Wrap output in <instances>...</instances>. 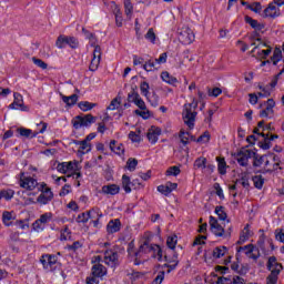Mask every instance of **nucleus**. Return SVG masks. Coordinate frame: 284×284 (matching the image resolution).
Segmentation results:
<instances>
[{"mask_svg": "<svg viewBox=\"0 0 284 284\" xmlns=\"http://www.w3.org/2000/svg\"><path fill=\"white\" fill-rule=\"evenodd\" d=\"M183 108L182 119L189 130H193L194 122L196 121V108H199V101L193 100L192 103H186Z\"/></svg>", "mask_w": 284, "mask_h": 284, "instance_id": "f257e3e1", "label": "nucleus"}, {"mask_svg": "<svg viewBox=\"0 0 284 284\" xmlns=\"http://www.w3.org/2000/svg\"><path fill=\"white\" fill-rule=\"evenodd\" d=\"M266 267L271 272V274L266 277V284L278 283V275L281 274V271L283 270V264H281L276 261V256H271V257H268Z\"/></svg>", "mask_w": 284, "mask_h": 284, "instance_id": "f03ea898", "label": "nucleus"}, {"mask_svg": "<svg viewBox=\"0 0 284 284\" xmlns=\"http://www.w3.org/2000/svg\"><path fill=\"white\" fill-rule=\"evenodd\" d=\"M92 123H97V116L92 114L78 115L72 120V125L75 130H79V128H90Z\"/></svg>", "mask_w": 284, "mask_h": 284, "instance_id": "7ed1b4c3", "label": "nucleus"}, {"mask_svg": "<svg viewBox=\"0 0 284 284\" xmlns=\"http://www.w3.org/2000/svg\"><path fill=\"white\" fill-rule=\"evenodd\" d=\"M194 31L189 27H183L179 30V41L183 43V45H190V43H194Z\"/></svg>", "mask_w": 284, "mask_h": 284, "instance_id": "20e7f679", "label": "nucleus"}, {"mask_svg": "<svg viewBox=\"0 0 284 284\" xmlns=\"http://www.w3.org/2000/svg\"><path fill=\"white\" fill-rule=\"evenodd\" d=\"M40 190L42 193L38 196L37 201L41 205H48V203L54 199V194L52 193V190L48 187L47 183L41 184Z\"/></svg>", "mask_w": 284, "mask_h": 284, "instance_id": "39448f33", "label": "nucleus"}, {"mask_svg": "<svg viewBox=\"0 0 284 284\" xmlns=\"http://www.w3.org/2000/svg\"><path fill=\"white\" fill-rule=\"evenodd\" d=\"M41 126V129L39 130V132H34L32 133V130L30 129H19L18 132L20 134V136H26V139H34V136H37V134H43V132H45V130H48V123L45 122H40L38 124V128Z\"/></svg>", "mask_w": 284, "mask_h": 284, "instance_id": "423d86ee", "label": "nucleus"}, {"mask_svg": "<svg viewBox=\"0 0 284 284\" xmlns=\"http://www.w3.org/2000/svg\"><path fill=\"white\" fill-rule=\"evenodd\" d=\"M13 102L9 105L10 110H20L22 112H28V110H30L24 103H23V95H21V93H13Z\"/></svg>", "mask_w": 284, "mask_h": 284, "instance_id": "0eeeda50", "label": "nucleus"}, {"mask_svg": "<svg viewBox=\"0 0 284 284\" xmlns=\"http://www.w3.org/2000/svg\"><path fill=\"white\" fill-rule=\"evenodd\" d=\"M149 252H154V245H151L150 242L144 241V243L140 245L139 251L134 253V256H135L134 264L141 265V262L139 261V258H141L142 254H149Z\"/></svg>", "mask_w": 284, "mask_h": 284, "instance_id": "6e6552de", "label": "nucleus"}, {"mask_svg": "<svg viewBox=\"0 0 284 284\" xmlns=\"http://www.w3.org/2000/svg\"><path fill=\"white\" fill-rule=\"evenodd\" d=\"M39 185V182L32 178H26V173H20V187L24 190H34Z\"/></svg>", "mask_w": 284, "mask_h": 284, "instance_id": "1a4fd4ad", "label": "nucleus"}, {"mask_svg": "<svg viewBox=\"0 0 284 284\" xmlns=\"http://www.w3.org/2000/svg\"><path fill=\"white\" fill-rule=\"evenodd\" d=\"M104 263L111 267H116L119 265V253L109 250L104 252Z\"/></svg>", "mask_w": 284, "mask_h": 284, "instance_id": "9d476101", "label": "nucleus"}, {"mask_svg": "<svg viewBox=\"0 0 284 284\" xmlns=\"http://www.w3.org/2000/svg\"><path fill=\"white\" fill-rule=\"evenodd\" d=\"M209 223L211 232H213L215 236H223V234H225V229L221 224H219V220H216V217L211 215Z\"/></svg>", "mask_w": 284, "mask_h": 284, "instance_id": "9b49d317", "label": "nucleus"}, {"mask_svg": "<svg viewBox=\"0 0 284 284\" xmlns=\"http://www.w3.org/2000/svg\"><path fill=\"white\" fill-rule=\"evenodd\" d=\"M266 108L260 112V116L262 119H272L274 116V108L276 105V102H274V99H268L266 102Z\"/></svg>", "mask_w": 284, "mask_h": 284, "instance_id": "f8f14e48", "label": "nucleus"}, {"mask_svg": "<svg viewBox=\"0 0 284 284\" xmlns=\"http://www.w3.org/2000/svg\"><path fill=\"white\" fill-rule=\"evenodd\" d=\"M252 154H254V152H252L251 150L240 151L235 155V159H236L237 163H240V165H242V168H246L250 159H252Z\"/></svg>", "mask_w": 284, "mask_h": 284, "instance_id": "ddd939ff", "label": "nucleus"}, {"mask_svg": "<svg viewBox=\"0 0 284 284\" xmlns=\"http://www.w3.org/2000/svg\"><path fill=\"white\" fill-rule=\"evenodd\" d=\"M95 216L101 217V214H99V209H92L87 213H81L80 215H78V223H88V221H90V219H95Z\"/></svg>", "mask_w": 284, "mask_h": 284, "instance_id": "4468645a", "label": "nucleus"}, {"mask_svg": "<svg viewBox=\"0 0 284 284\" xmlns=\"http://www.w3.org/2000/svg\"><path fill=\"white\" fill-rule=\"evenodd\" d=\"M176 187H179V184L166 182L165 185L158 186V192H160V194H163L164 196H169V194H172V191L176 190Z\"/></svg>", "mask_w": 284, "mask_h": 284, "instance_id": "2eb2a0df", "label": "nucleus"}, {"mask_svg": "<svg viewBox=\"0 0 284 284\" xmlns=\"http://www.w3.org/2000/svg\"><path fill=\"white\" fill-rule=\"evenodd\" d=\"M121 230V220H111L106 225V232L109 234H114Z\"/></svg>", "mask_w": 284, "mask_h": 284, "instance_id": "dca6fc26", "label": "nucleus"}, {"mask_svg": "<svg viewBox=\"0 0 284 284\" xmlns=\"http://www.w3.org/2000/svg\"><path fill=\"white\" fill-rule=\"evenodd\" d=\"M108 274V270L102 264H94L92 266V276L95 278H101L102 276H105Z\"/></svg>", "mask_w": 284, "mask_h": 284, "instance_id": "f3484780", "label": "nucleus"}, {"mask_svg": "<svg viewBox=\"0 0 284 284\" xmlns=\"http://www.w3.org/2000/svg\"><path fill=\"white\" fill-rule=\"evenodd\" d=\"M146 136L150 143H156V141H159V136H161V129L156 126H151Z\"/></svg>", "mask_w": 284, "mask_h": 284, "instance_id": "a211bd4d", "label": "nucleus"}, {"mask_svg": "<svg viewBox=\"0 0 284 284\" xmlns=\"http://www.w3.org/2000/svg\"><path fill=\"white\" fill-rule=\"evenodd\" d=\"M113 14L115 17V23L118 28H121L123 26V17L121 13V9L118 7L116 2H112Z\"/></svg>", "mask_w": 284, "mask_h": 284, "instance_id": "6ab92c4d", "label": "nucleus"}, {"mask_svg": "<svg viewBox=\"0 0 284 284\" xmlns=\"http://www.w3.org/2000/svg\"><path fill=\"white\" fill-rule=\"evenodd\" d=\"M120 191H121V187H119V185L116 184H109V185L102 186V194H110L111 196H114L119 194Z\"/></svg>", "mask_w": 284, "mask_h": 284, "instance_id": "aec40b11", "label": "nucleus"}, {"mask_svg": "<svg viewBox=\"0 0 284 284\" xmlns=\"http://www.w3.org/2000/svg\"><path fill=\"white\" fill-rule=\"evenodd\" d=\"M110 150H111V152H114L115 154H119V155L125 153V146H123V144H121V143L116 145L115 140H112L110 142Z\"/></svg>", "mask_w": 284, "mask_h": 284, "instance_id": "412c9836", "label": "nucleus"}, {"mask_svg": "<svg viewBox=\"0 0 284 284\" xmlns=\"http://www.w3.org/2000/svg\"><path fill=\"white\" fill-rule=\"evenodd\" d=\"M246 23L251 26L254 30L261 31L263 28H265V24L260 23L257 20L252 19L250 16L245 17Z\"/></svg>", "mask_w": 284, "mask_h": 284, "instance_id": "4be33fe9", "label": "nucleus"}, {"mask_svg": "<svg viewBox=\"0 0 284 284\" xmlns=\"http://www.w3.org/2000/svg\"><path fill=\"white\" fill-rule=\"evenodd\" d=\"M161 79L165 81V83H169L170 85H176V83H179V80L170 75L168 71H164L161 73Z\"/></svg>", "mask_w": 284, "mask_h": 284, "instance_id": "5701e85b", "label": "nucleus"}, {"mask_svg": "<svg viewBox=\"0 0 284 284\" xmlns=\"http://www.w3.org/2000/svg\"><path fill=\"white\" fill-rule=\"evenodd\" d=\"M57 170L61 172V174H65L69 170H74V164H72V162L59 163Z\"/></svg>", "mask_w": 284, "mask_h": 284, "instance_id": "b1692460", "label": "nucleus"}, {"mask_svg": "<svg viewBox=\"0 0 284 284\" xmlns=\"http://www.w3.org/2000/svg\"><path fill=\"white\" fill-rule=\"evenodd\" d=\"M12 214L13 212L8 211L2 213V222L4 225H7V227H10V225H12V221H14V216Z\"/></svg>", "mask_w": 284, "mask_h": 284, "instance_id": "393cba45", "label": "nucleus"}, {"mask_svg": "<svg viewBox=\"0 0 284 284\" xmlns=\"http://www.w3.org/2000/svg\"><path fill=\"white\" fill-rule=\"evenodd\" d=\"M227 254V247L225 246H217L213 250V258H222Z\"/></svg>", "mask_w": 284, "mask_h": 284, "instance_id": "a878e982", "label": "nucleus"}, {"mask_svg": "<svg viewBox=\"0 0 284 284\" xmlns=\"http://www.w3.org/2000/svg\"><path fill=\"white\" fill-rule=\"evenodd\" d=\"M216 161L220 174H226L227 163L225 162V158H216Z\"/></svg>", "mask_w": 284, "mask_h": 284, "instance_id": "bb28decb", "label": "nucleus"}, {"mask_svg": "<svg viewBox=\"0 0 284 284\" xmlns=\"http://www.w3.org/2000/svg\"><path fill=\"white\" fill-rule=\"evenodd\" d=\"M251 233H250V224H246L244 230L242 231V234L240 235L239 244L241 245L242 243H245L247 239H250Z\"/></svg>", "mask_w": 284, "mask_h": 284, "instance_id": "cd10ccee", "label": "nucleus"}, {"mask_svg": "<svg viewBox=\"0 0 284 284\" xmlns=\"http://www.w3.org/2000/svg\"><path fill=\"white\" fill-rule=\"evenodd\" d=\"M61 97H62L63 103H67L68 105H74L77 101H79V95L77 94H72L70 97L61 94Z\"/></svg>", "mask_w": 284, "mask_h": 284, "instance_id": "c85d7f7f", "label": "nucleus"}, {"mask_svg": "<svg viewBox=\"0 0 284 284\" xmlns=\"http://www.w3.org/2000/svg\"><path fill=\"white\" fill-rule=\"evenodd\" d=\"M237 252H245L246 256H250V254H252L253 252H256V247L254 246V244H248L245 246H240L237 248Z\"/></svg>", "mask_w": 284, "mask_h": 284, "instance_id": "c756f323", "label": "nucleus"}, {"mask_svg": "<svg viewBox=\"0 0 284 284\" xmlns=\"http://www.w3.org/2000/svg\"><path fill=\"white\" fill-rule=\"evenodd\" d=\"M130 176L128 175H123L122 176V187L124 190V192H126V194H130V192H132V189L130 187Z\"/></svg>", "mask_w": 284, "mask_h": 284, "instance_id": "7c9ffc66", "label": "nucleus"}, {"mask_svg": "<svg viewBox=\"0 0 284 284\" xmlns=\"http://www.w3.org/2000/svg\"><path fill=\"white\" fill-rule=\"evenodd\" d=\"M179 138L182 144L187 145L190 143V132H185V130H181L179 133Z\"/></svg>", "mask_w": 284, "mask_h": 284, "instance_id": "2f4dec72", "label": "nucleus"}, {"mask_svg": "<svg viewBox=\"0 0 284 284\" xmlns=\"http://www.w3.org/2000/svg\"><path fill=\"white\" fill-rule=\"evenodd\" d=\"M90 150H92V144H90L87 141H81L80 143V149L79 152H81V154H88V152H90Z\"/></svg>", "mask_w": 284, "mask_h": 284, "instance_id": "473e14b6", "label": "nucleus"}, {"mask_svg": "<svg viewBox=\"0 0 284 284\" xmlns=\"http://www.w3.org/2000/svg\"><path fill=\"white\" fill-rule=\"evenodd\" d=\"M139 165V160L134 159V158H130L126 161V168L130 172H134V170H136V166Z\"/></svg>", "mask_w": 284, "mask_h": 284, "instance_id": "72a5a7b5", "label": "nucleus"}, {"mask_svg": "<svg viewBox=\"0 0 284 284\" xmlns=\"http://www.w3.org/2000/svg\"><path fill=\"white\" fill-rule=\"evenodd\" d=\"M264 14L265 17H278V14L276 13V6L274 4H270L265 10H264Z\"/></svg>", "mask_w": 284, "mask_h": 284, "instance_id": "f704fd0d", "label": "nucleus"}, {"mask_svg": "<svg viewBox=\"0 0 284 284\" xmlns=\"http://www.w3.org/2000/svg\"><path fill=\"white\" fill-rule=\"evenodd\" d=\"M139 92L136 90L132 89L131 92L128 94V102L129 103H136V101L140 99Z\"/></svg>", "mask_w": 284, "mask_h": 284, "instance_id": "c9c22d12", "label": "nucleus"}, {"mask_svg": "<svg viewBox=\"0 0 284 284\" xmlns=\"http://www.w3.org/2000/svg\"><path fill=\"white\" fill-rule=\"evenodd\" d=\"M95 106H97L95 103H90L88 101H82L79 103V108L80 110H82V112H88V110H92Z\"/></svg>", "mask_w": 284, "mask_h": 284, "instance_id": "e433bc0d", "label": "nucleus"}, {"mask_svg": "<svg viewBox=\"0 0 284 284\" xmlns=\"http://www.w3.org/2000/svg\"><path fill=\"white\" fill-rule=\"evenodd\" d=\"M156 61L155 60H149L143 64V69L146 72H154V70H156Z\"/></svg>", "mask_w": 284, "mask_h": 284, "instance_id": "4c0bfd02", "label": "nucleus"}, {"mask_svg": "<svg viewBox=\"0 0 284 284\" xmlns=\"http://www.w3.org/2000/svg\"><path fill=\"white\" fill-rule=\"evenodd\" d=\"M253 183L257 190H261L265 183V180L263 179V175H255L253 176Z\"/></svg>", "mask_w": 284, "mask_h": 284, "instance_id": "58836bf2", "label": "nucleus"}, {"mask_svg": "<svg viewBox=\"0 0 284 284\" xmlns=\"http://www.w3.org/2000/svg\"><path fill=\"white\" fill-rule=\"evenodd\" d=\"M215 214H217L220 221H225L227 219V213H225V207L216 206Z\"/></svg>", "mask_w": 284, "mask_h": 284, "instance_id": "ea45409f", "label": "nucleus"}, {"mask_svg": "<svg viewBox=\"0 0 284 284\" xmlns=\"http://www.w3.org/2000/svg\"><path fill=\"white\" fill-rule=\"evenodd\" d=\"M171 253L173 254L172 257L164 255V260L166 261V263L179 265V254L174 251Z\"/></svg>", "mask_w": 284, "mask_h": 284, "instance_id": "a19ab883", "label": "nucleus"}, {"mask_svg": "<svg viewBox=\"0 0 284 284\" xmlns=\"http://www.w3.org/2000/svg\"><path fill=\"white\" fill-rule=\"evenodd\" d=\"M236 183H241L244 187H250V176L247 173H242L241 179H239Z\"/></svg>", "mask_w": 284, "mask_h": 284, "instance_id": "79ce46f5", "label": "nucleus"}, {"mask_svg": "<svg viewBox=\"0 0 284 284\" xmlns=\"http://www.w3.org/2000/svg\"><path fill=\"white\" fill-rule=\"evenodd\" d=\"M210 131H205L202 135L196 139V143H210L211 139Z\"/></svg>", "mask_w": 284, "mask_h": 284, "instance_id": "37998d69", "label": "nucleus"}, {"mask_svg": "<svg viewBox=\"0 0 284 284\" xmlns=\"http://www.w3.org/2000/svg\"><path fill=\"white\" fill-rule=\"evenodd\" d=\"M181 169L179 166H171L166 170V176H179Z\"/></svg>", "mask_w": 284, "mask_h": 284, "instance_id": "c03bdc74", "label": "nucleus"}, {"mask_svg": "<svg viewBox=\"0 0 284 284\" xmlns=\"http://www.w3.org/2000/svg\"><path fill=\"white\" fill-rule=\"evenodd\" d=\"M166 245L170 252H174V250L176 248V236L168 237Z\"/></svg>", "mask_w": 284, "mask_h": 284, "instance_id": "a18cd8bd", "label": "nucleus"}, {"mask_svg": "<svg viewBox=\"0 0 284 284\" xmlns=\"http://www.w3.org/2000/svg\"><path fill=\"white\" fill-rule=\"evenodd\" d=\"M67 45H70V48L77 50V48H79V40L74 37H67Z\"/></svg>", "mask_w": 284, "mask_h": 284, "instance_id": "49530a36", "label": "nucleus"}, {"mask_svg": "<svg viewBox=\"0 0 284 284\" xmlns=\"http://www.w3.org/2000/svg\"><path fill=\"white\" fill-rule=\"evenodd\" d=\"M206 165H207V159L205 158H199L194 162V166L199 169L202 168L203 170H205Z\"/></svg>", "mask_w": 284, "mask_h": 284, "instance_id": "de8ad7c7", "label": "nucleus"}, {"mask_svg": "<svg viewBox=\"0 0 284 284\" xmlns=\"http://www.w3.org/2000/svg\"><path fill=\"white\" fill-rule=\"evenodd\" d=\"M100 63H101V60H99L98 58H92L91 63L89 65V70L91 72H97V70H99Z\"/></svg>", "mask_w": 284, "mask_h": 284, "instance_id": "09e8293b", "label": "nucleus"}, {"mask_svg": "<svg viewBox=\"0 0 284 284\" xmlns=\"http://www.w3.org/2000/svg\"><path fill=\"white\" fill-rule=\"evenodd\" d=\"M32 61L34 65L41 68V70H48V63H45L43 60L33 57Z\"/></svg>", "mask_w": 284, "mask_h": 284, "instance_id": "8fccbe9b", "label": "nucleus"}, {"mask_svg": "<svg viewBox=\"0 0 284 284\" xmlns=\"http://www.w3.org/2000/svg\"><path fill=\"white\" fill-rule=\"evenodd\" d=\"M119 105H121V97L113 99L106 110H116Z\"/></svg>", "mask_w": 284, "mask_h": 284, "instance_id": "3c124183", "label": "nucleus"}, {"mask_svg": "<svg viewBox=\"0 0 284 284\" xmlns=\"http://www.w3.org/2000/svg\"><path fill=\"white\" fill-rule=\"evenodd\" d=\"M165 280V271H160L156 277L153 280L152 284H162Z\"/></svg>", "mask_w": 284, "mask_h": 284, "instance_id": "603ef678", "label": "nucleus"}, {"mask_svg": "<svg viewBox=\"0 0 284 284\" xmlns=\"http://www.w3.org/2000/svg\"><path fill=\"white\" fill-rule=\"evenodd\" d=\"M14 196V191H0V199H6V201H10Z\"/></svg>", "mask_w": 284, "mask_h": 284, "instance_id": "864d4df0", "label": "nucleus"}, {"mask_svg": "<svg viewBox=\"0 0 284 284\" xmlns=\"http://www.w3.org/2000/svg\"><path fill=\"white\" fill-rule=\"evenodd\" d=\"M91 45L94 48V50H93V59L101 60V47L97 45V42H92Z\"/></svg>", "mask_w": 284, "mask_h": 284, "instance_id": "5fc2aeb1", "label": "nucleus"}, {"mask_svg": "<svg viewBox=\"0 0 284 284\" xmlns=\"http://www.w3.org/2000/svg\"><path fill=\"white\" fill-rule=\"evenodd\" d=\"M148 41H151V43H154L156 41V33H154V29H149L146 34L144 36Z\"/></svg>", "mask_w": 284, "mask_h": 284, "instance_id": "6e6d98bb", "label": "nucleus"}, {"mask_svg": "<svg viewBox=\"0 0 284 284\" xmlns=\"http://www.w3.org/2000/svg\"><path fill=\"white\" fill-rule=\"evenodd\" d=\"M124 8L126 17H130V14H132V10H134L132 2L130 0H124Z\"/></svg>", "mask_w": 284, "mask_h": 284, "instance_id": "4d7b16f0", "label": "nucleus"}, {"mask_svg": "<svg viewBox=\"0 0 284 284\" xmlns=\"http://www.w3.org/2000/svg\"><path fill=\"white\" fill-rule=\"evenodd\" d=\"M247 8H248V10H252L253 12H261V10H263L261 2H253L252 4H248Z\"/></svg>", "mask_w": 284, "mask_h": 284, "instance_id": "13d9d810", "label": "nucleus"}, {"mask_svg": "<svg viewBox=\"0 0 284 284\" xmlns=\"http://www.w3.org/2000/svg\"><path fill=\"white\" fill-rule=\"evenodd\" d=\"M48 260L49 268L52 270V265H57V257L55 255L45 254V257Z\"/></svg>", "mask_w": 284, "mask_h": 284, "instance_id": "bf43d9fd", "label": "nucleus"}, {"mask_svg": "<svg viewBox=\"0 0 284 284\" xmlns=\"http://www.w3.org/2000/svg\"><path fill=\"white\" fill-rule=\"evenodd\" d=\"M129 139L132 141V143H141V135L136 134L134 131L129 133Z\"/></svg>", "mask_w": 284, "mask_h": 284, "instance_id": "052dcab7", "label": "nucleus"}, {"mask_svg": "<svg viewBox=\"0 0 284 284\" xmlns=\"http://www.w3.org/2000/svg\"><path fill=\"white\" fill-rule=\"evenodd\" d=\"M64 43H67V37H63V36L58 37V39L55 41L57 48H59L60 50L63 49Z\"/></svg>", "mask_w": 284, "mask_h": 284, "instance_id": "680f3d73", "label": "nucleus"}, {"mask_svg": "<svg viewBox=\"0 0 284 284\" xmlns=\"http://www.w3.org/2000/svg\"><path fill=\"white\" fill-rule=\"evenodd\" d=\"M140 90L144 97H148V93L150 92V84L148 82H142L140 84Z\"/></svg>", "mask_w": 284, "mask_h": 284, "instance_id": "e2e57ef3", "label": "nucleus"}, {"mask_svg": "<svg viewBox=\"0 0 284 284\" xmlns=\"http://www.w3.org/2000/svg\"><path fill=\"white\" fill-rule=\"evenodd\" d=\"M261 136L264 139V143L261 144L262 150H270V140H267L268 135H265V133H261Z\"/></svg>", "mask_w": 284, "mask_h": 284, "instance_id": "0e129e2a", "label": "nucleus"}, {"mask_svg": "<svg viewBox=\"0 0 284 284\" xmlns=\"http://www.w3.org/2000/svg\"><path fill=\"white\" fill-rule=\"evenodd\" d=\"M149 101L153 108H159V95H156V93H153Z\"/></svg>", "mask_w": 284, "mask_h": 284, "instance_id": "69168bd1", "label": "nucleus"}, {"mask_svg": "<svg viewBox=\"0 0 284 284\" xmlns=\"http://www.w3.org/2000/svg\"><path fill=\"white\" fill-rule=\"evenodd\" d=\"M275 239H276V241L284 243V233H283L282 229L275 231Z\"/></svg>", "mask_w": 284, "mask_h": 284, "instance_id": "338daca9", "label": "nucleus"}, {"mask_svg": "<svg viewBox=\"0 0 284 284\" xmlns=\"http://www.w3.org/2000/svg\"><path fill=\"white\" fill-rule=\"evenodd\" d=\"M217 284H233L232 277H219Z\"/></svg>", "mask_w": 284, "mask_h": 284, "instance_id": "774afa93", "label": "nucleus"}]
</instances>
